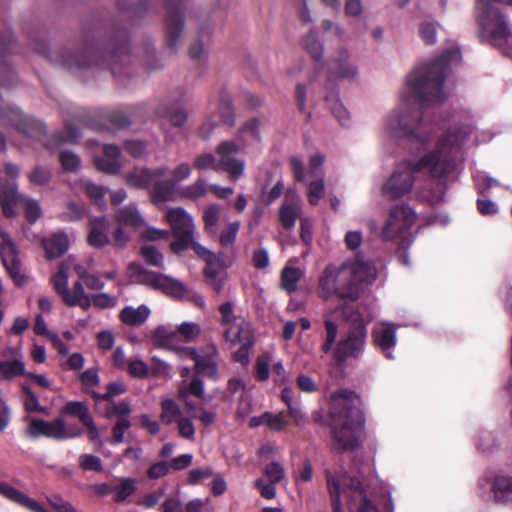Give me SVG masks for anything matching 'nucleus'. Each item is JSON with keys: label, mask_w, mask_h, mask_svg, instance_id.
I'll use <instances>...</instances> for the list:
<instances>
[{"label": "nucleus", "mask_w": 512, "mask_h": 512, "mask_svg": "<svg viewBox=\"0 0 512 512\" xmlns=\"http://www.w3.org/2000/svg\"><path fill=\"white\" fill-rule=\"evenodd\" d=\"M460 59L458 49H452L447 57L424 64L409 73L399 92L397 107L387 115L383 123V134L388 139L405 138L425 145L429 135L422 124L419 106L441 102L447 62Z\"/></svg>", "instance_id": "nucleus-1"}, {"label": "nucleus", "mask_w": 512, "mask_h": 512, "mask_svg": "<svg viewBox=\"0 0 512 512\" xmlns=\"http://www.w3.org/2000/svg\"><path fill=\"white\" fill-rule=\"evenodd\" d=\"M470 131L456 129L441 138L435 150L424 153L413 163L399 164L381 187L382 195L390 200L406 196L414 185V172H427L432 177H444L450 168L448 156L458 149L468 137Z\"/></svg>", "instance_id": "nucleus-2"}, {"label": "nucleus", "mask_w": 512, "mask_h": 512, "mask_svg": "<svg viewBox=\"0 0 512 512\" xmlns=\"http://www.w3.org/2000/svg\"><path fill=\"white\" fill-rule=\"evenodd\" d=\"M376 269L360 259L346 261L340 266L330 264L320 273L317 281V295L324 301L338 297L355 301L376 279Z\"/></svg>", "instance_id": "nucleus-3"}, {"label": "nucleus", "mask_w": 512, "mask_h": 512, "mask_svg": "<svg viewBox=\"0 0 512 512\" xmlns=\"http://www.w3.org/2000/svg\"><path fill=\"white\" fill-rule=\"evenodd\" d=\"M360 398L351 391H341L331 397L330 423L338 448L349 450L361 441L365 423Z\"/></svg>", "instance_id": "nucleus-4"}, {"label": "nucleus", "mask_w": 512, "mask_h": 512, "mask_svg": "<svg viewBox=\"0 0 512 512\" xmlns=\"http://www.w3.org/2000/svg\"><path fill=\"white\" fill-rule=\"evenodd\" d=\"M191 174V165L188 162H180L170 171L167 166L153 171L145 168L135 169L126 175L125 180L131 187L148 189L151 201L160 206L176 200L177 184L190 178Z\"/></svg>", "instance_id": "nucleus-5"}, {"label": "nucleus", "mask_w": 512, "mask_h": 512, "mask_svg": "<svg viewBox=\"0 0 512 512\" xmlns=\"http://www.w3.org/2000/svg\"><path fill=\"white\" fill-rule=\"evenodd\" d=\"M327 486L331 496L333 512H378L365 495L359 479L348 477L345 471L331 473L326 472Z\"/></svg>", "instance_id": "nucleus-6"}, {"label": "nucleus", "mask_w": 512, "mask_h": 512, "mask_svg": "<svg viewBox=\"0 0 512 512\" xmlns=\"http://www.w3.org/2000/svg\"><path fill=\"white\" fill-rule=\"evenodd\" d=\"M219 310L225 339L233 345L239 346L233 354L234 360L242 365H247L249 363V350L254 343L251 325L234 314L229 302L222 304Z\"/></svg>", "instance_id": "nucleus-7"}, {"label": "nucleus", "mask_w": 512, "mask_h": 512, "mask_svg": "<svg viewBox=\"0 0 512 512\" xmlns=\"http://www.w3.org/2000/svg\"><path fill=\"white\" fill-rule=\"evenodd\" d=\"M215 151L218 159L211 153H202L195 157L193 166L197 170H222L232 181H237L244 175L246 163L243 159L236 157L239 146L235 141H223Z\"/></svg>", "instance_id": "nucleus-8"}, {"label": "nucleus", "mask_w": 512, "mask_h": 512, "mask_svg": "<svg viewBox=\"0 0 512 512\" xmlns=\"http://www.w3.org/2000/svg\"><path fill=\"white\" fill-rule=\"evenodd\" d=\"M8 120L23 136L26 142L25 145H30L33 141H39L48 148L52 149L62 143L74 142L79 137V134L74 127L67 126V133L65 136H56L51 140L50 143H46L44 141L45 127L42 122L37 121L27 115H23L18 109H13L10 111Z\"/></svg>", "instance_id": "nucleus-9"}, {"label": "nucleus", "mask_w": 512, "mask_h": 512, "mask_svg": "<svg viewBox=\"0 0 512 512\" xmlns=\"http://www.w3.org/2000/svg\"><path fill=\"white\" fill-rule=\"evenodd\" d=\"M416 219L415 212L407 205L394 206L388 213V217L379 230L375 220L368 221V227L372 233L385 240H391L404 236L412 227Z\"/></svg>", "instance_id": "nucleus-10"}, {"label": "nucleus", "mask_w": 512, "mask_h": 512, "mask_svg": "<svg viewBox=\"0 0 512 512\" xmlns=\"http://www.w3.org/2000/svg\"><path fill=\"white\" fill-rule=\"evenodd\" d=\"M57 294L66 305L70 307L79 306L84 310L91 306L105 309L116 305V299L106 293L88 295L80 281L74 283L72 290H66L65 278H61L57 283Z\"/></svg>", "instance_id": "nucleus-11"}, {"label": "nucleus", "mask_w": 512, "mask_h": 512, "mask_svg": "<svg viewBox=\"0 0 512 512\" xmlns=\"http://www.w3.org/2000/svg\"><path fill=\"white\" fill-rule=\"evenodd\" d=\"M165 219L170 224L174 236L170 244L171 250L176 253L186 250L194 236L193 217L182 207H172L165 210Z\"/></svg>", "instance_id": "nucleus-12"}, {"label": "nucleus", "mask_w": 512, "mask_h": 512, "mask_svg": "<svg viewBox=\"0 0 512 512\" xmlns=\"http://www.w3.org/2000/svg\"><path fill=\"white\" fill-rule=\"evenodd\" d=\"M22 203L25 209V215L30 223L36 222L42 215L40 204L37 200L28 198L17 193L15 183L1 184L0 204L5 216L13 217L16 215V207Z\"/></svg>", "instance_id": "nucleus-13"}, {"label": "nucleus", "mask_w": 512, "mask_h": 512, "mask_svg": "<svg viewBox=\"0 0 512 512\" xmlns=\"http://www.w3.org/2000/svg\"><path fill=\"white\" fill-rule=\"evenodd\" d=\"M347 319L354 324L348 337L340 342L335 349V356L342 360L347 357H356L363 350L366 339V323L371 321L370 315H362L358 311L351 313Z\"/></svg>", "instance_id": "nucleus-14"}, {"label": "nucleus", "mask_w": 512, "mask_h": 512, "mask_svg": "<svg viewBox=\"0 0 512 512\" xmlns=\"http://www.w3.org/2000/svg\"><path fill=\"white\" fill-rule=\"evenodd\" d=\"M32 437H49L55 439H71L82 434L81 429L75 425H68L62 418H56L52 421L42 419H33L27 429Z\"/></svg>", "instance_id": "nucleus-15"}, {"label": "nucleus", "mask_w": 512, "mask_h": 512, "mask_svg": "<svg viewBox=\"0 0 512 512\" xmlns=\"http://www.w3.org/2000/svg\"><path fill=\"white\" fill-rule=\"evenodd\" d=\"M0 237V255L3 264L15 283L17 285H22L25 282L26 277L22 271L21 262L15 244L7 233L2 232Z\"/></svg>", "instance_id": "nucleus-16"}, {"label": "nucleus", "mask_w": 512, "mask_h": 512, "mask_svg": "<svg viewBox=\"0 0 512 512\" xmlns=\"http://www.w3.org/2000/svg\"><path fill=\"white\" fill-rule=\"evenodd\" d=\"M0 375L4 379H12L25 374L23 353L20 347L7 346L1 352Z\"/></svg>", "instance_id": "nucleus-17"}, {"label": "nucleus", "mask_w": 512, "mask_h": 512, "mask_svg": "<svg viewBox=\"0 0 512 512\" xmlns=\"http://www.w3.org/2000/svg\"><path fill=\"white\" fill-rule=\"evenodd\" d=\"M148 286L177 299H183L188 294V287L183 282L162 273L153 272Z\"/></svg>", "instance_id": "nucleus-18"}, {"label": "nucleus", "mask_w": 512, "mask_h": 512, "mask_svg": "<svg viewBox=\"0 0 512 512\" xmlns=\"http://www.w3.org/2000/svg\"><path fill=\"white\" fill-rule=\"evenodd\" d=\"M189 373L190 369L187 367H183L180 370V375L182 378H186L189 375ZM178 395L179 398L183 400L185 406L190 411L195 409L194 406L188 401V397L190 395H193L199 399L209 401V399L205 398L203 383L197 377L192 379L190 382L187 381L186 379H183L181 384L179 385Z\"/></svg>", "instance_id": "nucleus-19"}, {"label": "nucleus", "mask_w": 512, "mask_h": 512, "mask_svg": "<svg viewBox=\"0 0 512 512\" xmlns=\"http://www.w3.org/2000/svg\"><path fill=\"white\" fill-rule=\"evenodd\" d=\"M94 163L100 171L107 174H116L123 167L120 151L114 145H105L103 156H95Z\"/></svg>", "instance_id": "nucleus-20"}, {"label": "nucleus", "mask_w": 512, "mask_h": 512, "mask_svg": "<svg viewBox=\"0 0 512 512\" xmlns=\"http://www.w3.org/2000/svg\"><path fill=\"white\" fill-rule=\"evenodd\" d=\"M150 340L154 346L169 351L182 344L177 327L173 329L165 325L154 328L151 331Z\"/></svg>", "instance_id": "nucleus-21"}, {"label": "nucleus", "mask_w": 512, "mask_h": 512, "mask_svg": "<svg viewBox=\"0 0 512 512\" xmlns=\"http://www.w3.org/2000/svg\"><path fill=\"white\" fill-rule=\"evenodd\" d=\"M74 271L78 277L79 281L82 283V280L86 278L88 275V267L81 263L78 259L73 256L68 257L60 266L58 272L52 277V283L55 291L57 292V283L61 280V278H65L66 290H70L68 287L69 280V271Z\"/></svg>", "instance_id": "nucleus-22"}, {"label": "nucleus", "mask_w": 512, "mask_h": 512, "mask_svg": "<svg viewBox=\"0 0 512 512\" xmlns=\"http://www.w3.org/2000/svg\"><path fill=\"white\" fill-rule=\"evenodd\" d=\"M109 222L104 217H96L90 221L87 236L88 243L97 248L106 246L109 241Z\"/></svg>", "instance_id": "nucleus-23"}, {"label": "nucleus", "mask_w": 512, "mask_h": 512, "mask_svg": "<svg viewBox=\"0 0 512 512\" xmlns=\"http://www.w3.org/2000/svg\"><path fill=\"white\" fill-rule=\"evenodd\" d=\"M0 494L8 500L15 502L32 512H48L34 499L23 494L18 489L0 480Z\"/></svg>", "instance_id": "nucleus-24"}, {"label": "nucleus", "mask_w": 512, "mask_h": 512, "mask_svg": "<svg viewBox=\"0 0 512 512\" xmlns=\"http://www.w3.org/2000/svg\"><path fill=\"white\" fill-rule=\"evenodd\" d=\"M96 409L103 417L108 419L128 418L131 413L130 403L125 400L119 402H115L112 399L96 400Z\"/></svg>", "instance_id": "nucleus-25"}, {"label": "nucleus", "mask_w": 512, "mask_h": 512, "mask_svg": "<svg viewBox=\"0 0 512 512\" xmlns=\"http://www.w3.org/2000/svg\"><path fill=\"white\" fill-rule=\"evenodd\" d=\"M374 343L385 353L388 358H393L392 349L396 345L395 329L389 325H377L373 332Z\"/></svg>", "instance_id": "nucleus-26"}, {"label": "nucleus", "mask_w": 512, "mask_h": 512, "mask_svg": "<svg viewBox=\"0 0 512 512\" xmlns=\"http://www.w3.org/2000/svg\"><path fill=\"white\" fill-rule=\"evenodd\" d=\"M341 315H346V312L340 307L335 309H327L324 313V325L326 330V340L322 345V350L328 353L332 350L336 336H337V324L336 321Z\"/></svg>", "instance_id": "nucleus-27"}, {"label": "nucleus", "mask_w": 512, "mask_h": 512, "mask_svg": "<svg viewBox=\"0 0 512 512\" xmlns=\"http://www.w3.org/2000/svg\"><path fill=\"white\" fill-rule=\"evenodd\" d=\"M491 493L494 501L512 504V477L509 475H496L491 481Z\"/></svg>", "instance_id": "nucleus-28"}, {"label": "nucleus", "mask_w": 512, "mask_h": 512, "mask_svg": "<svg viewBox=\"0 0 512 512\" xmlns=\"http://www.w3.org/2000/svg\"><path fill=\"white\" fill-rule=\"evenodd\" d=\"M118 226L137 230L146 225L144 217L135 205H127L118 210L116 214Z\"/></svg>", "instance_id": "nucleus-29"}, {"label": "nucleus", "mask_w": 512, "mask_h": 512, "mask_svg": "<svg viewBox=\"0 0 512 512\" xmlns=\"http://www.w3.org/2000/svg\"><path fill=\"white\" fill-rule=\"evenodd\" d=\"M230 141H235L239 146V152L244 151L246 147L260 141L259 124L255 119L246 122L240 129L238 136Z\"/></svg>", "instance_id": "nucleus-30"}, {"label": "nucleus", "mask_w": 512, "mask_h": 512, "mask_svg": "<svg viewBox=\"0 0 512 512\" xmlns=\"http://www.w3.org/2000/svg\"><path fill=\"white\" fill-rule=\"evenodd\" d=\"M69 238L64 232H57L43 240V245L49 258H57L69 248Z\"/></svg>", "instance_id": "nucleus-31"}, {"label": "nucleus", "mask_w": 512, "mask_h": 512, "mask_svg": "<svg viewBox=\"0 0 512 512\" xmlns=\"http://www.w3.org/2000/svg\"><path fill=\"white\" fill-rule=\"evenodd\" d=\"M217 350L215 347H208L205 355L198 354L195 361V370L197 374L212 377L217 372L216 364Z\"/></svg>", "instance_id": "nucleus-32"}, {"label": "nucleus", "mask_w": 512, "mask_h": 512, "mask_svg": "<svg viewBox=\"0 0 512 512\" xmlns=\"http://www.w3.org/2000/svg\"><path fill=\"white\" fill-rule=\"evenodd\" d=\"M332 74L336 78H352L356 75V67L348 62V53L345 50L339 51L331 63Z\"/></svg>", "instance_id": "nucleus-33"}, {"label": "nucleus", "mask_w": 512, "mask_h": 512, "mask_svg": "<svg viewBox=\"0 0 512 512\" xmlns=\"http://www.w3.org/2000/svg\"><path fill=\"white\" fill-rule=\"evenodd\" d=\"M150 315V309L146 305L138 307L127 306L120 312V319L123 323L130 326H139L143 324Z\"/></svg>", "instance_id": "nucleus-34"}, {"label": "nucleus", "mask_w": 512, "mask_h": 512, "mask_svg": "<svg viewBox=\"0 0 512 512\" xmlns=\"http://www.w3.org/2000/svg\"><path fill=\"white\" fill-rule=\"evenodd\" d=\"M304 275V270L292 265V261L283 268L281 273V287L288 293L297 290V284Z\"/></svg>", "instance_id": "nucleus-35"}, {"label": "nucleus", "mask_w": 512, "mask_h": 512, "mask_svg": "<svg viewBox=\"0 0 512 512\" xmlns=\"http://www.w3.org/2000/svg\"><path fill=\"white\" fill-rule=\"evenodd\" d=\"M205 275L209 284L216 291L222 290L227 275L225 270L218 265L217 261L211 262L210 260H208V265L205 268Z\"/></svg>", "instance_id": "nucleus-36"}, {"label": "nucleus", "mask_w": 512, "mask_h": 512, "mask_svg": "<svg viewBox=\"0 0 512 512\" xmlns=\"http://www.w3.org/2000/svg\"><path fill=\"white\" fill-rule=\"evenodd\" d=\"M137 490V481L130 477H122L118 484L113 486L114 500L117 502L125 501Z\"/></svg>", "instance_id": "nucleus-37"}, {"label": "nucleus", "mask_w": 512, "mask_h": 512, "mask_svg": "<svg viewBox=\"0 0 512 512\" xmlns=\"http://www.w3.org/2000/svg\"><path fill=\"white\" fill-rule=\"evenodd\" d=\"M208 186L203 178H197L189 185L180 187L177 191L181 198L198 199L206 195Z\"/></svg>", "instance_id": "nucleus-38"}, {"label": "nucleus", "mask_w": 512, "mask_h": 512, "mask_svg": "<svg viewBox=\"0 0 512 512\" xmlns=\"http://www.w3.org/2000/svg\"><path fill=\"white\" fill-rule=\"evenodd\" d=\"M161 420L166 424L177 421L181 417V409L179 405L172 399H164L161 402Z\"/></svg>", "instance_id": "nucleus-39"}, {"label": "nucleus", "mask_w": 512, "mask_h": 512, "mask_svg": "<svg viewBox=\"0 0 512 512\" xmlns=\"http://www.w3.org/2000/svg\"><path fill=\"white\" fill-rule=\"evenodd\" d=\"M81 186L86 195L97 205H105L106 189L103 186L96 185L89 180H84Z\"/></svg>", "instance_id": "nucleus-40"}, {"label": "nucleus", "mask_w": 512, "mask_h": 512, "mask_svg": "<svg viewBox=\"0 0 512 512\" xmlns=\"http://www.w3.org/2000/svg\"><path fill=\"white\" fill-rule=\"evenodd\" d=\"M62 411H63V413L70 414L72 416L79 418V420L82 422V424L92 418L88 407L83 402H78V401L68 402L63 407Z\"/></svg>", "instance_id": "nucleus-41"}, {"label": "nucleus", "mask_w": 512, "mask_h": 512, "mask_svg": "<svg viewBox=\"0 0 512 512\" xmlns=\"http://www.w3.org/2000/svg\"><path fill=\"white\" fill-rule=\"evenodd\" d=\"M177 330L182 344L195 341L201 333L199 325L195 322H183L177 326Z\"/></svg>", "instance_id": "nucleus-42"}, {"label": "nucleus", "mask_w": 512, "mask_h": 512, "mask_svg": "<svg viewBox=\"0 0 512 512\" xmlns=\"http://www.w3.org/2000/svg\"><path fill=\"white\" fill-rule=\"evenodd\" d=\"M299 213L300 205L298 203L283 205L279 212L282 225L287 229L293 227Z\"/></svg>", "instance_id": "nucleus-43"}, {"label": "nucleus", "mask_w": 512, "mask_h": 512, "mask_svg": "<svg viewBox=\"0 0 512 512\" xmlns=\"http://www.w3.org/2000/svg\"><path fill=\"white\" fill-rule=\"evenodd\" d=\"M127 275L132 282L149 285L150 276L153 275V271L145 270L138 263H131L127 268Z\"/></svg>", "instance_id": "nucleus-44"}, {"label": "nucleus", "mask_w": 512, "mask_h": 512, "mask_svg": "<svg viewBox=\"0 0 512 512\" xmlns=\"http://www.w3.org/2000/svg\"><path fill=\"white\" fill-rule=\"evenodd\" d=\"M217 114L219 116L220 123L229 126L234 124L233 108L231 105V100L228 96L221 97Z\"/></svg>", "instance_id": "nucleus-45"}, {"label": "nucleus", "mask_w": 512, "mask_h": 512, "mask_svg": "<svg viewBox=\"0 0 512 512\" xmlns=\"http://www.w3.org/2000/svg\"><path fill=\"white\" fill-rule=\"evenodd\" d=\"M272 356L264 353L257 357L255 363V377L259 381H266L270 376V364Z\"/></svg>", "instance_id": "nucleus-46"}, {"label": "nucleus", "mask_w": 512, "mask_h": 512, "mask_svg": "<svg viewBox=\"0 0 512 512\" xmlns=\"http://www.w3.org/2000/svg\"><path fill=\"white\" fill-rule=\"evenodd\" d=\"M306 51L315 59L320 60L323 55V46L315 33H309L303 40Z\"/></svg>", "instance_id": "nucleus-47"}, {"label": "nucleus", "mask_w": 512, "mask_h": 512, "mask_svg": "<svg viewBox=\"0 0 512 512\" xmlns=\"http://www.w3.org/2000/svg\"><path fill=\"white\" fill-rule=\"evenodd\" d=\"M127 369L129 374L136 378H144L150 373L148 365L137 357H133L128 360Z\"/></svg>", "instance_id": "nucleus-48"}, {"label": "nucleus", "mask_w": 512, "mask_h": 512, "mask_svg": "<svg viewBox=\"0 0 512 512\" xmlns=\"http://www.w3.org/2000/svg\"><path fill=\"white\" fill-rule=\"evenodd\" d=\"M141 255L147 264L156 267L163 266V255L154 246H143L141 249Z\"/></svg>", "instance_id": "nucleus-49"}, {"label": "nucleus", "mask_w": 512, "mask_h": 512, "mask_svg": "<svg viewBox=\"0 0 512 512\" xmlns=\"http://www.w3.org/2000/svg\"><path fill=\"white\" fill-rule=\"evenodd\" d=\"M83 207L74 201H69L65 211L60 214V219L64 222H75L83 217Z\"/></svg>", "instance_id": "nucleus-50"}, {"label": "nucleus", "mask_w": 512, "mask_h": 512, "mask_svg": "<svg viewBox=\"0 0 512 512\" xmlns=\"http://www.w3.org/2000/svg\"><path fill=\"white\" fill-rule=\"evenodd\" d=\"M221 214V207L219 205L213 204L208 206L203 214V220L205 223V227L209 231H214Z\"/></svg>", "instance_id": "nucleus-51"}, {"label": "nucleus", "mask_w": 512, "mask_h": 512, "mask_svg": "<svg viewBox=\"0 0 512 512\" xmlns=\"http://www.w3.org/2000/svg\"><path fill=\"white\" fill-rule=\"evenodd\" d=\"M324 180L323 178L316 179L309 183L308 187V200L312 205H317L324 195Z\"/></svg>", "instance_id": "nucleus-52"}, {"label": "nucleus", "mask_w": 512, "mask_h": 512, "mask_svg": "<svg viewBox=\"0 0 512 512\" xmlns=\"http://www.w3.org/2000/svg\"><path fill=\"white\" fill-rule=\"evenodd\" d=\"M240 227L239 221L229 222L220 233V242L223 246L234 243Z\"/></svg>", "instance_id": "nucleus-53"}, {"label": "nucleus", "mask_w": 512, "mask_h": 512, "mask_svg": "<svg viewBox=\"0 0 512 512\" xmlns=\"http://www.w3.org/2000/svg\"><path fill=\"white\" fill-rule=\"evenodd\" d=\"M419 35L426 44H434L437 37L435 24L429 21L422 22L419 26Z\"/></svg>", "instance_id": "nucleus-54"}, {"label": "nucleus", "mask_w": 512, "mask_h": 512, "mask_svg": "<svg viewBox=\"0 0 512 512\" xmlns=\"http://www.w3.org/2000/svg\"><path fill=\"white\" fill-rule=\"evenodd\" d=\"M59 160L63 169L67 171H75L80 167V158L71 151H63L59 156Z\"/></svg>", "instance_id": "nucleus-55"}, {"label": "nucleus", "mask_w": 512, "mask_h": 512, "mask_svg": "<svg viewBox=\"0 0 512 512\" xmlns=\"http://www.w3.org/2000/svg\"><path fill=\"white\" fill-rule=\"evenodd\" d=\"M264 474L269 479L270 483L275 484L284 478L285 470L280 463L272 462L265 467Z\"/></svg>", "instance_id": "nucleus-56"}, {"label": "nucleus", "mask_w": 512, "mask_h": 512, "mask_svg": "<svg viewBox=\"0 0 512 512\" xmlns=\"http://www.w3.org/2000/svg\"><path fill=\"white\" fill-rule=\"evenodd\" d=\"M176 422L179 435L188 440H193L195 435V427L192 420L190 418L181 416L177 419Z\"/></svg>", "instance_id": "nucleus-57"}, {"label": "nucleus", "mask_w": 512, "mask_h": 512, "mask_svg": "<svg viewBox=\"0 0 512 512\" xmlns=\"http://www.w3.org/2000/svg\"><path fill=\"white\" fill-rule=\"evenodd\" d=\"M131 423L128 418L118 419L112 429V443L120 444L124 442V434L130 428Z\"/></svg>", "instance_id": "nucleus-58"}, {"label": "nucleus", "mask_w": 512, "mask_h": 512, "mask_svg": "<svg viewBox=\"0 0 512 512\" xmlns=\"http://www.w3.org/2000/svg\"><path fill=\"white\" fill-rule=\"evenodd\" d=\"M79 465L84 470L100 472L103 469L100 458L90 454L81 455L79 457Z\"/></svg>", "instance_id": "nucleus-59"}, {"label": "nucleus", "mask_w": 512, "mask_h": 512, "mask_svg": "<svg viewBox=\"0 0 512 512\" xmlns=\"http://www.w3.org/2000/svg\"><path fill=\"white\" fill-rule=\"evenodd\" d=\"M167 27L171 44H173L182 31L183 21L181 17L179 15L170 16L167 21Z\"/></svg>", "instance_id": "nucleus-60"}, {"label": "nucleus", "mask_w": 512, "mask_h": 512, "mask_svg": "<svg viewBox=\"0 0 512 512\" xmlns=\"http://www.w3.org/2000/svg\"><path fill=\"white\" fill-rule=\"evenodd\" d=\"M28 177L31 183L43 186L48 184L51 175L48 169L43 167H36L29 173Z\"/></svg>", "instance_id": "nucleus-61"}, {"label": "nucleus", "mask_w": 512, "mask_h": 512, "mask_svg": "<svg viewBox=\"0 0 512 512\" xmlns=\"http://www.w3.org/2000/svg\"><path fill=\"white\" fill-rule=\"evenodd\" d=\"M150 371L157 376L171 377V365L156 356L151 357Z\"/></svg>", "instance_id": "nucleus-62"}, {"label": "nucleus", "mask_w": 512, "mask_h": 512, "mask_svg": "<svg viewBox=\"0 0 512 512\" xmlns=\"http://www.w3.org/2000/svg\"><path fill=\"white\" fill-rule=\"evenodd\" d=\"M474 181L479 193H484L491 187L497 186L499 184L496 179L490 178L483 172L476 174Z\"/></svg>", "instance_id": "nucleus-63"}, {"label": "nucleus", "mask_w": 512, "mask_h": 512, "mask_svg": "<svg viewBox=\"0 0 512 512\" xmlns=\"http://www.w3.org/2000/svg\"><path fill=\"white\" fill-rule=\"evenodd\" d=\"M266 425L275 431H280L288 425V421L282 414L265 412Z\"/></svg>", "instance_id": "nucleus-64"}]
</instances>
